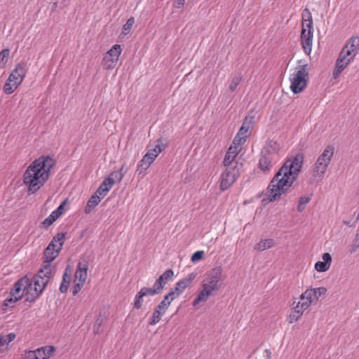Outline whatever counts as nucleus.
Wrapping results in <instances>:
<instances>
[{
    "instance_id": "obj_1",
    "label": "nucleus",
    "mask_w": 359,
    "mask_h": 359,
    "mask_svg": "<svg viewBox=\"0 0 359 359\" xmlns=\"http://www.w3.org/2000/svg\"><path fill=\"white\" fill-rule=\"evenodd\" d=\"M303 161V154L298 153L285 162L268 187L270 201L280 198L290 189L301 172Z\"/></svg>"
},
{
    "instance_id": "obj_2",
    "label": "nucleus",
    "mask_w": 359,
    "mask_h": 359,
    "mask_svg": "<svg viewBox=\"0 0 359 359\" xmlns=\"http://www.w3.org/2000/svg\"><path fill=\"white\" fill-rule=\"evenodd\" d=\"M55 161L49 156H41L32 161L23 174V182L29 195L35 194L49 179Z\"/></svg>"
},
{
    "instance_id": "obj_3",
    "label": "nucleus",
    "mask_w": 359,
    "mask_h": 359,
    "mask_svg": "<svg viewBox=\"0 0 359 359\" xmlns=\"http://www.w3.org/2000/svg\"><path fill=\"white\" fill-rule=\"evenodd\" d=\"M53 276L52 269L46 266L39 270L31 280L27 278V285L25 287V301L34 302L43 292Z\"/></svg>"
},
{
    "instance_id": "obj_4",
    "label": "nucleus",
    "mask_w": 359,
    "mask_h": 359,
    "mask_svg": "<svg viewBox=\"0 0 359 359\" xmlns=\"http://www.w3.org/2000/svg\"><path fill=\"white\" fill-rule=\"evenodd\" d=\"M327 289L324 287L316 288H309L305 290L299 297L298 302H293V307L287 318L290 323L297 321L303 313L307 310L312 302L318 301L320 296L325 294Z\"/></svg>"
},
{
    "instance_id": "obj_5",
    "label": "nucleus",
    "mask_w": 359,
    "mask_h": 359,
    "mask_svg": "<svg viewBox=\"0 0 359 359\" xmlns=\"http://www.w3.org/2000/svg\"><path fill=\"white\" fill-rule=\"evenodd\" d=\"M280 147L274 140L267 142L266 146L261 151L259 166L264 172L269 171L272 167L280 160Z\"/></svg>"
},
{
    "instance_id": "obj_6",
    "label": "nucleus",
    "mask_w": 359,
    "mask_h": 359,
    "mask_svg": "<svg viewBox=\"0 0 359 359\" xmlns=\"http://www.w3.org/2000/svg\"><path fill=\"white\" fill-rule=\"evenodd\" d=\"M334 150V147L330 144L324 149L317 158L311 170L313 181L319 182L323 180L333 158Z\"/></svg>"
},
{
    "instance_id": "obj_7",
    "label": "nucleus",
    "mask_w": 359,
    "mask_h": 359,
    "mask_svg": "<svg viewBox=\"0 0 359 359\" xmlns=\"http://www.w3.org/2000/svg\"><path fill=\"white\" fill-rule=\"evenodd\" d=\"M309 71L305 61L299 60L298 65L290 76V90L294 94L302 92L307 86Z\"/></svg>"
},
{
    "instance_id": "obj_8",
    "label": "nucleus",
    "mask_w": 359,
    "mask_h": 359,
    "mask_svg": "<svg viewBox=\"0 0 359 359\" xmlns=\"http://www.w3.org/2000/svg\"><path fill=\"white\" fill-rule=\"evenodd\" d=\"M302 29L301 32L302 46L305 53L309 55L312 50L313 20L311 14L308 9L303 12Z\"/></svg>"
},
{
    "instance_id": "obj_9",
    "label": "nucleus",
    "mask_w": 359,
    "mask_h": 359,
    "mask_svg": "<svg viewBox=\"0 0 359 359\" xmlns=\"http://www.w3.org/2000/svg\"><path fill=\"white\" fill-rule=\"evenodd\" d=\"M239 175L240 168L224 167L220 175V190L225 191L228 189L236 181Z\"/></svg>"
},
{
    "instance_id": "obj_10",
    "label": "nucleus",
    "mask_w": 359,
    "mask_h": 359,
    "mask_svg": "<svg viewBox=\"0 0 359 359\" xmlns=\"http://www.w3.org/2000/svg\"><path fill=\"white\" fill-rule=\"evenodd\" d=\"M121 53V48L119 44L114 45L109 50H108L102 62V65L106 69H111L115 67L118 60V57Z\"/></svg>"
},
{
    "instance_id": "obj_11",
    "label": "nucleus",
    "mask_w": 359,
    "mask_h": 359,
    "mask_svg": "<svg viewBox=\"0 0 359 359\" xmlns=\"http://www.w3.org/2000/svg\"><path fill=\"white\" fill-rule=\"evenodd\" d=\"M55 351L53 346H43L26 352L22 359H48Z\"/></svg>"
},
{
    "instance_id": "obj_12",
    "label": "nucleus",
    "mask_w": 359,
    "mask_h": 359,
    "mask_svg": "<svg viewBox=\"0 0 359 359\" xmlns=\"http://www.w3.org/2000/svg\"><path fill=\"white\" fill-rule=\"evenodd\" d=\"M222 273V268L216 267L207 273L206 278L203 280V283L217 291L219 288V283L221 280Z\"/></svg>"
},
{
    "instance_id": "obj_13",
    "label": "nucleus",
    "mask_w": 359,
    "mask_h": 359,
    "mask_svg": "<svg viewBox=\"0 0 359 359\" xmlns=\"http://www.w3.org/2000/svg\"><path fill=\"white\" fill-rule=\"evenodd\" d=\"M27 72V65L25 62L18 63L15 69L9 75V81L13 82V86H19L23 81Z\"/></svg>"
},
{
    "instance_id": "obj_14",
    "label": "nucleus",
    "mask_w": 359,
    "mask_h": 359,
    "mask_svg": "<svg viewBox=\"0 0 359 359\" xmlns=\"http://www.w3.org/2000/svg\"><path fill=\"white\" fill-rule=\"evenodd\" d=\"M157 285V280L154 283L153 287H142L140 291L135 296L134 307L136 309H140L144 302V297L154 296L157 292L156 286Z\"/></svg>"
},
{
    "instance_id": "obj_15",
    "label": "nucleus",
    "mask_w": 359,
    "mask_h": 359,
    "mask_svg": "<svg viewBox=\"0 0 359 359\" xmlns=\"http://www.w3.org/2000/svg\"><path fill=\"white\" fill-rule=\"evenodd\" d=\"M157 148V145L153 149H150L142 158L140 164L137 165V168L136 172L138 175L144 174V172L150 166V165L155 160L156 157H157V154H154L156 152V149Z\"/></svg>"
},
{
    "instance_id": "obj_16",
    "label": "nucleus",
    "mask_w": 359,
    "mask_h": 359,
    "mask_svg": "<svg viewBox=\"0 0 359 359\" xmlns=\"http://www.w3.org/2000/svg\"><path fill=\"white\" fill-rule=\"evenodd\" d=\"M55 244L50 242L43 252V268L46 266L50 268V263L57 257L60 252V248L55 249Z\"/></svg>"
},
{
    "instance_id": "obj_17",
    "label": "nucleus",
    "mask_w": 359,
    "mask_h": 359,
    "mask_svg": "<svg viewBox=\"0 0 359 359\" xmlns=\"http://www.w3.org/2000/svg\"><path fill=\"white\" fill-rule=\"evenodd\" d=\"M89 262L88 257H82L77 265L74 275V282L79 281L85 283L87 278V271L88 269Z\"/></svg>"
},
{
    "instance_id": "obj_18",
    "label": "nucleus",
    "mask_w": 359,
    "mask_h": 359,
    "mask_svg": "<svg viewBox=\"0 0 359 359\" xmlns=\"http://www.w3.org/2000/svg\"><path fill=\"white\" fill-rule=\"evenodd\" d=\"M239 151L240 149L238 147H233L231 145L224 156L223 161L224 167L239 168L238 163L236 160Z\"/></svg>"
},
{
    "instance_id": "obj_19",
    "label": "nucleus",
    "mask_w": 359,
    "mask_h": 359,
    "mask_svg": "<svg viewBox=\"0 0 359 359\" xmlns=\"http://www.w3.org/2000/svg\"><path fill=\"white\" fill-rule=\"evenodd\" d=\"M196 278V274L194 273H189L188 276L179 280L176 285L175 288H172L173 292L176 297H179L180 294H182L184 290L188 287L192 281Z\"/></svg>"
},
{
    "instance_id": "obj_20",
    "label": "nucleus",
    "mask_w": 359,
    "mask_h": 359,
    "mask_svg": "<svg viewBox=\"0 0 359 359\" xmlns=\"http://www.w3.org/2000/svg\"><path fill=\"white\" fill-rule=\"evenodd\" d=\"M26 285H27V277L24 276L15 283L14 287L11 290L9 294L20 300L22 297H25V287Z\"/></svg>"
},
{
    "instance_id": "obj_21",
    "label": "nucleus",
    "mask_w": 359,
    "mask_h": 359,
    "mask_svg": "<svg viewBox=\"0 0 359 359\" xmlns=\"http://www.w3.org/2000/svg\"><path fill=\"white\" fill-rule=\"evenodd\" d=\"M215 290L211 286L207 285L202 282V290L198 293L196 299L193 301V305L196 306L202 302H205L208 299L212 296Z\"/></svg>"
},
{
    "instance_id": "obj_22",
    "label": "nucleus",
    "mask_w": 359,
    "mask_h": 359,
    "mask_svg": "<svg viewBox=\"0 0 359 359\" xmlns=\"http://www.w3.org/2000/svg\"><path fill=\"white\" fill-rule=\"evenodd\" d=\"M323 261H318L315 264V269L318 272L327 271L332 264V257L330 253L325 252L322 256Z\"/></svg>"
},
{
    "instance_id": "obj_23",
    "label": "nucleus",
    "mask_w": 359,
    "mask_h": 359,
    "mask_svg": "<svg viewBox=\"0 0 359 359\" xmlns=\"http://www.w3.org/2000/svg\"><path fill=\"white\" fill-rule=\"evenodd\" d=\"M113 186V180L110 178H105L104 181L101 183L98 189H97L95 194L99 195V196L104 197L111 187Z\"/></svg>"
},
{
    "instance_id": "obj_24",
    "label": "nucleus",
    "mask_w": 359,
    "mask_h": 359,
    "mask_svg": "<svg viewBox=\"0 0 359 359\" xmlns=\"http://www.w3.org/2000/svg\"><path fill=\"white\" fill-rule=\"evenodd\" d=\"M174 276V272L172 269L166 270L160 277H158V288H163L169 281L172 280Z\"/></svg>"
},
{
    "instance_id": "obj_25",
    "label": "nucleus",
    "mask_w": 359,
    "mask_h": 359,
    "mask_svg": "<svg viewBox=\"0 0 359 359\" xmlns=\"http://www.w3.org/2000/svg\"><path fill=\"white\" fill-rule=\"evenodd\" d=\"M349 63L350 62L348 60H344L341 58H338L336 62L335 69L333 72L334 79H337Z\"/></svg>"
},
{
    "instance_id": "obj_26",
    "label": "nucleus",
    "mask_w": 359,
    "mask_h": 359,
    "mask_svg": "<svg viewBox=\"0 0 359 359\" xmlns=\"http://www.w3.org/2000/svg\"><path fill=\"white\" fill-rule=\"evenodd\" d=\"M275 245L273 239L269 238L260 241L255 247V250L257 251H264L269 249Z\"/></svg>"
},
{
    "instance_id": "obj_27",
    "label": "nucleus",
    "mask_w": 359,
    "mask_h": 359,
    "mask_svg": "<svg viewBox=\"0 0 359 359\" xmlns=\"http://www.w3.org/2000/svg\"><path fill=\"white\" fill-rule=\"evenodd\" d=\"M106 316L104 315L99 314L97 319L95 321L93 325V332L95 334H100L103 330L104 324L106 322Z\"/></svg>"
},
{
    "instance_id": "obj_28",
    "label": "nucleus",
    "mask_w": 359,
    "mask_h": 359,
    "mask_svg": "<svg viewBox=\"0 0 359 359\" xmlns=\"http://www.w3.org/2000/svg\"><path fill=\"white\" fill-rule=\"evenodd\" d=\"M100 202V197L96 194L93 195L87 202L85 212L90 213Z\"/></svg>"
},
{
    "instance_id": "obj_29",
    "label": "nucleus",
    "mask_w": 359,
    "mask_h": 359,
    "mask_svg": "<svg viewBox=\"0 0 359 359\" xmlns=\"http://www.w3.org/2000/svg\"><path fill=\"white\" fill-rule=\"evenodd\" d=\"M177 298L173 292V290H171L170 292L164 297V299L161 301V304L158 305V309L160 310L166 309L168 306L170 304L171 302Z\"/></svg>"
},
{
    "instance_id": "obj_30",
    "label": "nucleus",
    "mask_w": 359,
    "mask_h": 359,
    "mask_svg": "<svg viewBox=\"0 0 359 359\" xmlns=\"http://www.w3.org/2000/svg\"><path fill=\"white\" fill-rule=\"evenodd\" d=\"M72 280V275L67 273V269H66L65 273L63 274L62 281L60 286V291L62 293H65L69 288V285Z\"/></svg>"
},
{
    "instance_id": "obj_31",
    "label": "nucleus",
    "mask_w": 359,
    "mask_h": 359,
    "mask_svg": "<svg viewBox=\"0 0 359 359\" xmlns=\"http://www.w3.org/2000/svg\"><path fill=\"white\" fill-rule=\"evenodd\" d=\"M345 46L357 55L359 53V36L351 38Z\"/></svg>"
},
{
    "instance_id": "obj_32",
    "label": "nucleus",
    "mask_w": 359,
    "mask_h": 359,
    "mask_svg": "<svg viewBox=\"0 0 359 359\" xmlns=\"http://www.w3.org/2000/svg\"><path fill=\"white\" fill-rule=\"evenodd\" d=\"M311 197L310 196H303L299 198L297 210L302 212L304 210L306 205L310 202Z\"/></svg>"
},
{
    "instance_id": "obj_33",
    "label": "nucleus",
    "mask_w": 359,
    "mask_h": 359,
    "mask_svg": "<svg viewBox=\"0 0 359 359\" xmlns=\"http://www.w3.org/2000/svg\"><path fill=\"white\" fill-rule=\"evenodd\" d=\"M124 176L123 166H122L118 170L111 173L107 178H110L113 180V184L115 182H120Z\"/></svg>"
},
{
    "instance_id": "obj_34",
    "label": "nucleus",
    "mask_w": 359,
    "mask_h": 359,
    "mask_svg": "<svg viewBox=\"0 0 359 359\" xmlns=\"http://www.w3.org/2000/svg\"><path fill=\"white\" fill-rule=\"evenodd\" d=\"M18 301V299L16 297H12L9 294L4 302L2 309L4 311H6L8 309L14 307L15 302Z\"/></svg>"
},
{
    "instance_id": "obj_35",
    "label": "nucleus",
    "mask_w": 359,
    "mask_h": 359,
    "mask_svg": "<svg viewBox=\"0 0 359 359\" xmlns=\"http://www.w3.org/2000/svg\"><path fill=\"white\" fill-rule=\"evenodd\" d=\"M18 86H13V82L9 81L8 78L4 86L3 90L6 94L10 95L14 92V90L18 88Z\"/></svg>"
},
{
    "instance_id": "obj_36",
    "label": "nucleus",
    "mask_w": 359,
    "mask_h": 359,
    "mask_svg": "<svg viewBox=\"0 0 359 359\" xmlns=\"http://www.w3.org/2000/svg\"><path fill=\"white\" fill-rule=\"evenodd\" d=\"M242 81V77L241 76H235L231 78L229 80V88L231 91H234L237 87L239 86Z\"/></svg>"
},
{
    "instance_id": "obj_37",
    "label": "nucleus",
    "mask_w": 359,
    "mask_h": 359,
    "mask_svg": "<svg viewBox=\"0 0 359 359\" xmlns=\"http://www.w3.org/2000/svg\"><path fill=\"white\" fill-rule=\"evenodd\" d=\"M9 53L10 50L8 48H5L0 52V67H4L7 63Z\"/></svg>"
},
{
    "instance_id": "obj_38",
    "label": "nucleus",
    "mask_w": 359,
    "mask_h": 359,
    "mask_svg": "<svg viewBox=\"0 0 359 359\" xmlns=\"http://www.w3.org/2000/svg\"><path fill=\"white\" fill-rule=\"evenodd\" d=\"M65 240V233H57L53 238L51 242H53V244L55 243H58L59 246L57 248H60V250H62V246L63 245Z\"/></svg>"
},
{
    "instance_id": "obj_39",
    "label": "nucleus",
    "mask_w": 359,
    "mask_h": 359,
    "mask_svg": "<svg viewBox=\"0 0 359 359\" xmlns=\"http://www.w3.org/2000/svg\"><path fill=\"white\" fill-rule=\"evenodd\" d=\"M250 123H248L246 120L240 128L238 133L237 134L241 136L248 137V136L249 135L248 130L250 129Z\"/></svg>"
},
{
    "instance_id": "obj_40",
    "label": "nucleus",
    "mask_w": 359,
    "mask_h": 359,
    "mask_svg": "<svg viewBox=\"0 0 359 359\" xmlns=\"http://www.w3.org/2000/svg\"><path fill=\"white\" fill-rule=\"evenodd\" d=\"M247 137L236 134L233 141V147H238L241 149V145L245 142Z\"/></svg>"
},
{
    "instance_id": "obj_41",
    "label": "nucleus",
    "mask_w": 359,
    "mask_h": 359,
    "mask_svg": "<svg viewBox=\"0 0 359 359\" xmlns=\"http://www.w3.org/2000/svg\"><path fill=\"white\" fill-rule=\"evenodd\" d=\"M134 23L135 19L133 17L128 18L126 24L123 25V30L129 32L131 29L132 27L133 26Z\"/></svg>"
},
{
    "instance_id": "obj_42",
    "label": "nucleus",
    "mask_w": 359,
    "mask_h": 359,
    "mask_svg": "<svg viewBox=\"0 0 359 359\" xmlns=\"http://www.w3.org/2000/svg\"><path fill=\"white\" fill-rule=\"evenodd\" d=\"M74 283H75V284L72 289V294L74 296L76 295L81 291V290L84 284V283H81V282H79V281H76Z\"/></svg>"
},
{
    "instance_id": "obj_43",
    "label": "nucleus",
    "mask_w": 359,
    "mask_h": 359,
    "mask_svg": "<svg viewBox=\"0 0 359 359\" xmlns=\"http://www.w3.org/2000/svg\"><path fill=\"white\" fill-rule=\"evenodd\" d=\"M341 51L348 57V58H351L352 60L355 58L356 54L351 51L347 46H344L342 48Z\"/></svg>"
},
{
    "instance_id": "obj_44",
    "label": "nucleus",
    "mask_w": 359,
    "mask_h": 359,
    "mask_svg": "<svg viewBox=\"0 0 359 359\" xmlns=\"http://www.w3.org/2000/svg\"><path fill=\"white\" fill-rule=\"evenodd\" d=\"M204 255L203 251H197L194 252L191 256V261L193 262H196L201 260L203 258Z\"/></svg>"
},
{
    "instance_id": "obj_45",
    "label": "nucleus",
    "mask_w": 359,
    "mask_h": 359,
    "mask_svg": "<svg viewBox=\"0 0 359 359\" xmlns=\"http://www.w3.org/2000/svg\"><path fill=\"white\" fill-rule=\"evenodd\" d=\"M55 220L50 216V215L46 218L43 222L41 223V225L44 228L49 227Z\"/></svg>"
},
{
    "instance_id": "obj_46",
    "label": "nucleus",
    "mask_w": 359,
    "mask_h": 359,
    "mask_svg": "<svg viewBox=\"0 0 359 359\" xmlns=\"http://www.w3.org/2000/svg\"><path fill=\"white\" fill-rule=\"evenodd\" d=\"M168 145V140H158V152L160 154L162 150H163L166 146Z\"/></svg>"
},
{
    "instance_id": "obj_47",
    "label": "nucleus",
    "mask_w": 359,
    "mask_h": 359,
    "mask_svg": "<svg viewBox=\"0 0 359 359\" xmlns=\"http://www.w3.org/2000/svg\"><path fill=\"white\" fill-rule=\"evenodd\" d=\"M359 248V243L354 239L353 243L349 246V252L351 254L354 253Z\"/></svg>"
},
{
    "instance_id": "obj_48",
    "label": "nucleus",
    "mask_w": 359,
    "mask_h": 359,
    "mask_svg": "<svg viewBox=\"0 0 359 359\" xmlns=\"http://www.w3.org/2000/svg\"><path fill=\"white\" fill-rule=\"evenodd\" d=\"M185 3V0H175L174 6L177 8H182Z\"/></svg>"
},
{
    "instance_id": "obj_49",
    "label": "nucleus",
    "mask_w": 359,
    "mask_h": 359,
    "mask_svg": "<svg viewBox=\"0 0 359 359\" xmlns=\"http://www.w3.org/2000/svg\"><path fill=\"white\" fill-rule=\"evenodd\" d=\"M15 337H16V335L14 333H9L8 334H7L5 337V339H6L7 344L13 341L15 339Z\"/></svg>"
},
{
    "instance_id": "obj_50",
    "label": "nucleus",
    "mask_w": 359,
    "mask_h": 359,
    "mask_svg": "<svg viewBox=\"0 0 359 359\" xmlns=\"http://www.w3.org/2000/svg\"><path fill=\"white\" fill-rule=\"evenodd\" d=\"M157 318V306L154 308L152 320L150 322V325H155L156 323V318Z\"/></svg>"
},
{
    "instance_id": "obj_51",
    "label": "nucleus",
    "mask_w": 359,
    "mask_h": 359,
    "mask_svg": "<svg viewBox=\"0 0 359 359\" xmlns=\"http://www.w3.org/2000/svg\"><path fill=\"white\" fill-rule=\"evenodd\" d=\"M62 215L59 213V210H55L53 211L50 214V216L53 217V218L56 220L58 219Z\"/></svg>"
},
{
    "instance_id": "obj_52",
    "label": "nucleus",
    "mask_w": 359,
    "mask_h": 359,
    "mask_svg": "<svg viewBox=\"0 0 359 359\" xmlns=\"http://www.w3.org/2000/svg\"><path fill=\"white\" fill-rule=\"evenodd\" d=\"M66 201H64L56 209V210H59V213L62 215L64 213V205H65Z\"/></svg>"
},
{
    "instance_id": "obj_53",
    "label": "nucleus",
    "mask_w": 359,
    "mask_h": 359,
    "mask_svg": "<svg viewBox=\"0 0 359 359\" xmlns=\"http://www.w3.org/2000/svg\"><path fill=\"white\" fill-rule=\"evenodd\" d=\"M339 58H341L344 60H348L349 62L353 61L351 58H348L342 51H341Z\"/></svg>"
},
{
    "instance_id": "obj_54",
    "label": "nucleus",
    "mask_w": 359,
    "mask_h": 359,
    "mask_svg": "<svg viewBox=\"0 0 359 359\" xmlns=\"http://www.w3.org/2000/svg\"><path fill=\"white\" fill-rule=\"evenodd\" d=\"M6 344H8L6 339H5L4 337L0 335V348L4 346Z\"/></svg>"
},
{
    "instance_id": "obj_55",
    "label": "nucleus",
    "mask_w": 359,
    "mask_h": 359,
    "mask_svg": "<svg viewBox=\"0 0 359 359\" xmlns=\"http://www.w3.org/2000/svg\"><path fill=\"white\" fill-rule=\"evenodd\" d=\"M355 240L359 243V231L358 230V233H356Z\"/></svg>"
},
{
    "instance_id": "obj_56",
    "label": "nucleus",
    "mask_w": 359,
    "mask_h": 359,
    "mask_svg": "<svg viewBox=\"0 0 359 359\" xmlns=\"http://www.w3.org/2000/svg\"><path fill=\"white\" fill-rule=\"evenodd\" d=\"M356 219H359V211H358V215H357V217H356Z\"/></svg>"
}]
</instances>
